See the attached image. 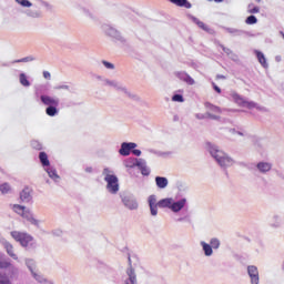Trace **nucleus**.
<instances>
[{"instance_id": "49530a36", "label": "nucleus", "mask_w": 284, "mask_h": 284, "mask_svg": "<svg viewBox=\"0 0 284 284\" xmlns=\"http://www.w3.org/2000/svg\"><path fill=\"white\" fill-rule=\"evenodd\" d=\"M31 145H32V148L34 149V150H41V144H40V142L39 141H37V140H33L32 142H31Z\"/></svg>"}, {"instance_id": "37998d69", "label": "nucleus", "mask_w": 284, "mask_h": 284, "mask_svg": "<svg viewBox=\"0 0 284 284\" xmlns=\"http://www.w3.org/2000/svg\"><path fill=\"white\" fill-rule=\"evenodd\" d=\"M146 152H148L149 154H154L155 156H164V155H165V153H163V152H161V151H156V150H154V149H146Z\"/></svg>"}, {"instance_id": "58836bf2", "label": "nucleus", "mask_w": 284, "mask_h": 284, "mask_svg": "<svg viewBox=\"0 0 284 284\" xmlns=\"http://www.w3.org/2000/svg\"><path fill=\"white\" fill-rule=\"evenodd\" d=\"M30 61H34V57L29 55V57L13 61V63H30Z\"/></svg>"}, {"instance_id": "13d9d810", "label": "nucleus", "mask_w": 284, "mask_h": 284, "mask_svg": "<svg viewBox=\"0 0 284 284\" xmlns=\"http://www.w3.org/2000/svg\"><path fill=\"white\" fill-rule=\"evenodd\" d=\"M97 79H98L99 81H102V83H103V81L105 80V79H103L101 75H98Z\"/></svg>"}, {"instance_id": "7ed1b4c3", "label": "nucleus", "mask_w": 284, "mask_h": 284, "mask_svg": "<svg viewBox=\"0 0 284 284\" xmlns=\"http://www.w3.org/2000/svg\"><path fill=\"white\" fill-rule=\"evenodd\" d=\"M10 209L16 212V214H19V216H22V219H26V221H28V223L34 227H41V220L37 219L34 213L26 209V206L19 204H10Z\"/></svg>"}, {"instance_id": "dca6fc26", "label": "nucleus", "mask_w": 284, "mask_h": 284, "mask_svg": "<svg viewBox=\"0 0 284 284\" xmlns=\"http://www.w3.org/2000/svg\"><path fill=\"white\" fill-rule=\"evenodd\" d=\"M256 170L260 174H267L268 172H272V163L265 161L257 162Z\"/></svg>"}, {"instance_id": "bb28decb", "label": "nucleus", "mask_w": 284, "mask_h": 284, "mask_svg": "<svg viewBox=\"0 0 284 284\" xmlns=\"http://www.w3.org/2000/svg\"><path fill=\"white\" fill-rule=\"evenodd\" d=\"M272 227H274L275 230L281 227L283 225V217H281V215L278 214H274L272 216V220H271V224H270Z\"/></svg>"}, {"instance_id": "4c0bfd02", "label": "nucleus", "mask_w": 284, "mask_h": 284, "mask_svg": "<svg viewBox=\"0 0 284 284\" xmlns=\"http://www.w3.org/2000/svg\"><path fill=\"white\" fill-rule=\"evenodd\" d=\"M16 3L22 8H32V2H30V0H16Z\"/></svg>"}, {"instance_id": "5701e85b", "label": "nucleus", "mask_w": 284, "mask_h": 284, "mask_svg": "<svg viewBox=\"0 0 284 284\" xmlns=\"http://www.w3.org/2000/svg\"><path fill=\"white\" fill-rule=\"evenodd\" d=\"M155 185H156V187H159V190H165V187H168V185H170V181L168 180V178L156 176Z\"/></svg>"}, {"instance_id": "f704fd0d", "label": "nucleus", "mask_w": 284, "mask_h": 284, "mask_svg": "<svg viewBox=\"0 0 284 284\" xmlns=\"http://www.w3.org/2000/svg\"><path fill=\"white\" fill-rule=\"evenodd\" d=\"M209 244L211 245V248L219 250V247H221V240H219V237H212Z\"/></svg>"}, {"instance_id": "4d7b16f0", "label": "nucleus", "mask_w": 284, "mask_h": 284, "mask_svg": "<svg viewBox=\"0 0 284 284\" xmlns=\"http://www.w3.org/2000/svg\"><path fill=\"white\" fill-rule=\"evenodd\" d=\"M209 1H214L215 3H223L225 0H209Z\"/></svg>"}, {"instance_id": "c03bdc74", "label": "nucleus", "mask_w": 284, "mask_h": 284, "mask_svg": "<svg viewBox=\"0 0 284 284\" xmlns=\"http://www.w3.org/2000/svg\"><path fill=\"white\" fill-rule=\"evenodd\" d=\"M8 267H12V263L9 261H0V270H8Z\"/></svg>"}, {"instance_id": "de8ad7c7", "label": "nucleus", "mask_w": 284, "mask_h": 284, "mask_svg": "<svg viewBox=\"0 0 284 284\" xmlns=\"http://www.w3.org/2000/svg\"><path fill=\"white\" fill-rule=\"evenodd\" d=\"M40 6H41L42 8H45L47 10H52V4H50L49 2L41 1V2H40Z\"/></svg>"}, {"instance_id": "5fc2aeb1", "label": "nucleus", "mask_w": 284, "mask_h": 284, "mask_svg": "<svg viewBox=\"0 0 284 284\" xmlns=\"http://www.w3.org/2000/svg\"><path fill=\"white\" fill-rule=\"evenodd\" d=\"M84 172H87L88 174H92V172H93L92 166H87V168L84 169Z\"/></svg>"}, {"instance_id": "1a4fd4ad", "label": "nucleus", "mask_w": 284, "mask_h": 284, "mask_svg": "<svg viewBox=\"0 0 284 284\" xmlns=\"http://www.w3.org/2000/svg\"><path fill=\"white\" fill-rule=\"evenodd\" d=\"M123 284H139V280L136 278V271L134 267H132V264H130L125 271L123 276Z\"/></svg>"}, {"instance_id": "0eeeda50", "label": "nucleus", "mask_w": 284, "mask_h": 284, "mask_svg": "<svg viewBox=\"0 0 284 284\" xmlns=\"http://www.w3.org/2000/svg\"><path fill=\"white\" fill-rule=\"evenodd\" d=\"M231 98L241 108H248V110H252L253 108H256L257 110H263V108H260L258 104H256L255 102L245 100V98L239 95V93H236V92H232Z\"/></svg>"}, {"instance_id": "6e6552de", "label": "nucleus", "mask_w": 284, "mask_h": 284, "mask_svg": "<svg viewBox=\"0 0 284 284\" xmlns=\"http://www.w3.org/2000/svg\"><path fill=\"white\" fill-rule=\"evenodd\" d=\"M102 30L104 34L111 37V39L119 41L120 43H123L125 41V39H123V36H121V33L110 24H103Z\"/></svg>"}, {"instance_id": "6e6d98bb", "label": "nucleus", "mask_w": 284, "mask_h": 284, "mask_svg": "<svg viewBox=\"0 0 284 284\" xmlns=\"http://www.w3.org/2000/svg\"><path fill=\"white\" fill-rule=\"evenodd\" d=\"M213 88L215 90V92H217L219 94H221V88H219L216 84L213 83Z\"/></svg>"}, {"instance_id": "a18cd8bd", "label": "nucleus", "mask_w": 284, "mask_h": 284, "mask_svg": "<svg viewBox=\"0 0 284 284\" xmlns=\"http://www.w3.org/2000/svg\"><path fill=\"white\" fill-rule=\"evenodd\" d=\"M102 65H104L106 70H114V64L109 61L103 60Z\"/></svg>"}, {"instance_id": "f8f14e48", "label": "nucleus", "mask_w": 284, "mask_h": 284, "mask_svg": "<svg viewBox=\"0 0 284 284\" xmlns=\"http://www.w3.org/2000/svg\"><path fill=\"white\" fill-rule=\"evenodd\" d=\"M136 148H138V144L134 142H123L119 150V154L121 156H130V153L132 152V150Z\"/></svg>"}, {"instance_id": "bf43d9fd", "label": "nucleus", "mask_w": 284, "mask_h": 284, "mask_svg": "<svg viewBox=\"0 0 284 284\" xmlns=\"http://www.w3.org/2000/svg\"><path fill=\"white\" fill-rule=\"evenodd\" d=\"M237 134H240V136H245V132L239 131Z\"/></svg>"}, {"instance_id": "72a5a7b5", "label": "nucleus", "mask_w": 284, "mask_h": 284, "mask_svg": "<svg viewBox=\"0 0 284 284\" xmlns=\"http://www.w3.org/2000/svg\"><path fill=\"white\" fill-rule=\"evenodd\" d=\"M19 81L24 88H30V81L28 80V75H26V73H20Z\"/></svg>"}, {"instance_id": "79ce46f5", "label": "nucleus", "mask_w": 284, "mask_h": 284, "mask_svg": "<svg viewBox=\"0 0 284 284\" xmlns=\"http://www.w3.org/2000/svg\"><path fill=\"white\" fill-rule=\"evenodd\" d=\"M172 101L175 103H184L185 99L181 94H174L172 97Z\"/></svg>"}, {"instance_id": "c9c22d12", "label": "nucleus", "mask_w": 284, "mask_h": 284, "mask_svg": "<svg viewBox=\"0 0 284 284\" xmlns=\"http://www.w3.org/2000/svg\"><path fill=\"white\" fill-rule=\"evenodd\" d=\"M226 32H229V34H234L235 37H241V34H245V31L234 28H226Z\"/></svg>"}, {"instance_id": "473e14b6", "label": "nucleus", "mask_w": 284, "mask_h": 284, "mask_svg": "<svg viewBox=\"0 0 284 284\" xmlns=\"http://www.w3.org/2000/svg\"><path fill=\"white\" fill-rule=\"evenodd\" d=\"M59 105H53V106H48L45 109V114H48V116H57V114H59Z\"/></svg>"}, {"instance_id": "ddd939ff", "label": "nucleus", "mask_w": 284, "mask_h": 284, "mask_svg": "<svg viewBox=\"0 0 284 284\" xmlns=\"http://www.w3.org/2000/svg\"><path fill=\"white\" fill-rule=\"evenodd\" d=\"M30 275H31V277L33 278V281L36 283H39V284H54V283H52V281L48 280V277L43 276V274H41L39 268L37 271H33L32 273H30Z\"/></svg>"}, {"instance_id": "a19ab883", "label": "nucleus", "mask_w": 284, "mask_h": 284, "mask_svg": "<svg viewBox=\"0 0 284 284\" xmlns=\"http://www.w3.org/2000/svg\"><path fill=\"white\" fill-rule=\"evenodd\" d=\"M247 10L250 14H258L261 12V9L258 7H254V4H248Z\"/></svg>"}, {"instance_id": "603ef678", "label": "nucleus", "mask_w": 284, "mask_h": 284, "mask_svg": "<svg viewBox=\"0 0 284 284\" xmlns=\"http://www.w3.org/2000/svg\"><path fill=\"white\" fill-rule=\"evenodd\" d=\"M131 152L134 154V156H141V150L139 149H132Z\"/></svg>"}, {"instance_id": "cd10ccee", "label": "nucleus", "mask_w": 284, "mask_h": 284, "mask_svg": "<svg viewBox=\"0 0 284 284\" xmlns=\"http://www.w3.org/2000/svg\"><path fill=\"white\" fill-rule=\"evenodd\" d=\"M24 265L29 270L30 274H32V272H37L39 270L37 267V261H34L32 258H26L24 260Z\"/></svg>"}, {"instance_id": "39448f33", "label": "nucleus", "mask_w": 284, "mask_h": 284, "mask_svg": "<svg viewBox=\"0 0 284 284\" xmlns=\"http://www.w3.org/2000/svg\"><path fill=\"white\" fill-rule=\"evenodd\" d=\"M104 181L106 183V190L110 194H118L119 192V178L114 174V171L110 168L103 169L102 172Z\"/></svg>"}, {"instance_id": "680f3d73", "label": "nucleus", "mask_w": 284, "mask_h": 284, "mask_svg": "<svg viewBox=\"0 0 284 284\" xmlns=\"http://www.w3.org/2000/svg\"><path fill=\"white\" fill-rule=\"evenodd\" d=\"M185 220V217H179L178 221L181 223Z\"/></svg>"}, {"instance_id": "20e7f679", "label": "nucleus", "mask_w": 284, "mask_h": 284, "mask_svg": "<svg viewBox=\"0 0 284 284\" xmlns=\"http://www.w3.org/2000/svg\"><path fill=\"white\" fill-rule=\"evenodd\" d=\"M10 234L17 243H20L21 247L26 250H34L37 247V241L29 233L12 231Z\"/></svg>"}, {"instance_id": "aec40b11", "label": "nucleus", "mask_w": 284, "mask_h": 284, "mask_svg": "<svg viewBox=\"0 0 284 284\" xmlns=\"http://www.w3.org/2000/svg\"><path fill=\"white\" fill-rule=\"evenodd\" d=\"M200 245L202 247L204 256H206L207 258H210V256H214V248L207 242L201 241Z\"/></svg>"}, {"instance_id": "393cba45", "label": "nucleus", "mask_w": 284, "mask_h": 284, "mask_svg": "<svg viewBox=\"0 0 284 284\" xmlns=\"http://www.w3.org/2000/svg\"><path fill=\"white\" fill-rule=\"evenodd\" d=\"M204 108L206 109V112H210V114H221V112H223V110H221V108H219L210 102H205Z\"/></svg>"}, {"instance_id": "052dcab7", "label": "nucleus", "mask_w": 284, "mask_h": 284, "mask_svg": "<svg viewBox=\"0 0 284 284\" xmlns=\"http://www.w3.org/2000/svg\"><path fill=\"white\" fill-rule=\"evenodd\" d=\"M275 61L280 62L281 61V57L280 55L275 57Z\"/></svg>"}, {"instance_id": "c85d7f7f", "label": "nucleus", "mask_w": 284, "mask_h": 284, "mask_svg": "<svg viewBox=\"0 0 284 284\" xmlns=\"http://www.w3.org/2000/svg\"><path fill=\"white\" fill-rule=\"evenodd\" d=\"M170 3H173V6H178L179 8H186L190 10L192 8V3L187 0H169Z\"/></svg>"}, {"instance_id": "9b49d317", "label": "nucleus", "mask_w": 284, "mask_h": 284, "mask_svg": "<svg viewBox=\"0 0 284 284\" xmlns=\"http://www.w3.org/2000/svg\"><path fill=\"white\" fill-rule=\"evenodd\" d=\"M122 203L126 210H139V201L133 195H126L122 197Z\"/></svg>"}, {"instance_id": "7c9ffc66", "label": "nucleus", "mask_w": 284, "mask_h": 284, "mask_svg": "<svg viewBox=\"0 0 284 284\" xmlns=\"http://www.w3.org/2000/svg\"><path fill=\"white\" fill-rule=\"evenodd\" d=\"M255 54H256V58L258 60V63H261V65L263 68H268L267 59H265V54H263V52H261L258 50H255Z\"/></svg>"}, {"instance_id": "4468645a", "label": "nucleus", "mask_w": 284, "mask_h": 284, "mask_svg": "<svg viewBox=\"0 0 284 284\" xmlns=\"http://www.w3.org/2000/svg\"><path fill=\"white\" fill-rule=\"evenodd\" d=\"M174 77L180 79V81H184V83H187V85H194L195 83L194 79L190 77V74H187L185 71H175Z\"/></svg>"}, {"instance_id": "f03ea898", "label": "nucleus", "mask_w": 284, "mask_h": 284, "mask_svg": "<svg viewBox=\"0 0 284 284\" xmlns=\"http://www.w3.org/2000/svg\"><path fill=\"white\" fill-rule=\"evenodd\" d=\"M206 150L212 156V159H214L215 163L220 165V168L227 170V168H232L233 165H236V160H233L232 156H230L223 150L219 149L216 144H213L212 142H207Z\"/></svg>"}, {"instance_id": "423d86ee", "label": "nucleus", "mask_w": 284, "mask_h": 284, "mask_svg": "<svg viewBox=\"0 0 284 284\" xmlns=\"http://www.w3.org/2000/svg\"><path fill=\"white\" fill-rule=\"evenodd\" d=\"M103 85H108L109 88H113V90H116V92H122V94H125V97H129V99H132L133 101H141V98L139 95L132 93V91L128 90V87H125L122 82L116 80H110L104 79Z\"/></svg>"}, {"instance_id": "09e8293b", "label": "nucleus", "mask_w": 284, "mask_h": 284, "mask_svg": "<svg viewBox=\"0 0 284 284\" xmlns=\"http://www.w3.org/2000/svg\"><path fill=\"white\" fill-rule=\"evenodd\" d=\"M54 90H70V87L62 84V85L54 87Z\"/></svg>"}, {"instance_id": "6ab92c4d", "label": "nucleus", "mask_w": 284, "mask_h": 284, "mask_svg": "<svg viewBox=\"0 0 284 284\" xmlns=\"http://www.w3.org/2000/svg\"><path fill=\"white\" fill-rule=\"evenodd\" d=\"M20 200L23 203H30V201H32V189L30 187H24L21 192H20Z\"/></svg>"}, {"instance_id": "e433bc0d", "label": "nucleus", "mask_w": 284, "mask_h": 284, "mask_svg": "<svg viewBox=\"0 0 284 284\" xmlns=\"http://www.w3.org/2000/svg\"><path fill=\"white\" fill-rule=\"evenodd\" d=\"M11 191H12V186H10L8 183H3L0 185V192L2 194H10Z\"/></svg>"}, {"instance_id": "c756f323", "label": "nucleus", "mask_w": 284, "mask_h": 284, "mask_svg": "<svg viewBox=\"0 0 284 284\" xmlns=\"http://www.w3.org/2000/svg\"><path fill=\"white\" fill-rule=\"evenodd\" d=\"M39 160L43 169L50 166V160L48 159V153L40 152L39 153Z\"/></svg>"}, {"instance_id": "8fccbe9b", "label": "nucleus", "mask_w": 284, "mask_h": 284, "mask_svg": "<svg viewBox=\"0 0 284 284\" xmlns=\"http://www.w3.org/2000/svg\"><path fill=\"white\" fill-rule=\"evenodd\" d=\"M221 48H222L223 52H225V54H227V57H230V54H232V52H233L231 49H227L224 45H221Z\"/></svg>"}, {"instance_id": "ea45409f", "label": "nucleus", "mask_w": 284, "mask_h": 284, "mask_svg": "<svg viewBox=\"0 0 284 284\" xmlns=\"http://www.w3.org/2000/svg\"><path fill=\"white\" fill-rule=\"evenodd\" d=\"M245 23L247 26H254V23H258V19L255 16H250L246 18Z\"/></svg>"}, {"instance_id": "e2e57ef3", "label": "nucleus", "mask_w": 284, "mask_h": 284, "mask_svg": "<svg viewBox=\"0 0 284 284\" xmlns=\"http://www.w3.org/2000/svg\"><path fill=\"white\" fill-rule=\"evenodd\" d=\"M219 79H225V77L224 75H219Z\"/></svg>"}, {"instance_id": "f257e3e1", "label": "nucleus", "mask_w": 284, "mask_h": 284, "mask_svg": "<svg viewBox=\"0 0 284 284\" xmlns=\"http://www.w3.org/2000/svg\"><path fill=\"white\" fill-rule=\"evenodd\" d=\"M148 204L151 216L159 215V207L169 210L172 214H181V212H185L189 207L187 197L179 195L174 197H164L160 201L156 200V195H150L148 197Z\"/></svg>"}, {"instance_id": "b1692460", "label": "nucleus", "mask_w": 284, "mask_h": 284, "mask_svg": "<svg viewBox=\"0 0 284 284\" xmlns=\"http://www.w3.org/2000/svg\"><path fill=\"white\" fill-rule=\"evenodd\" d=\"M139 161H141V159H136V158H128L123 161V165L124 168H139Z\"/></svg>"}, {"instance_id": "4be33fe9", "label": "nucleus", "mask_w": 284, "mask_h": 284, "mask_svg": "<svg viewBox=\"0 0 284 284\" xmlns=\"http://www.w3.org/2000/svg\"><path fill=\"white\" fill-rule=\"evenodd\" d=\"M138 168L143 176H150V169L148 162L144 159H140Z\"/></svg>"}, {"instance_id": "864d4df0", "label": "nucleus", "mask_w": 284, "mask_h": 284, "mask_svg": "<svg viewBox=\"0 0 284 284\" xmlns=\"http://www.w3.org/2000/svg\"><path fill=\"white\" fill-rule=\"evenodd\" d=\"M229 57L232 59V61H239V55L234 53V51Z\"/></svg>"}, {"instance_id": "412c9836", "label": "nucleus", "mask_w": 284, "mask_h": 284, "mask_svg": "<svg viewBox=\"0 0 284 284\" xmlns=\"http://www.w3.org/2000/svg\"><path fill=\"white\" fill-rule=\"evenodd\" d=\"M24 14L29 17V19H41L43 17V12L39 9H27Z\"/></svg>"}, {"instance_id": "a878e982", "label": "nucleus", "mask_w": 284, "mask_h": 284, "mask_svg": "<svg viewBox=\"0 0 284 284\" xmlns=\"http://www.w3.org/2000/svg\"><path fill=\"white\" fill-rule=\"evenodd\" d=\"M195 119H199V121H203V119H212L213 121H219V119H221V116H219L216 114H212L210 112H206L205 114L196 113Z\"/></svg>"}, {"instance_id": "9d476101", "label": "nucleus", "mask_w": 284, "mask_h": 284, "mask_svg": "<svg viewBox=\"0 0 284 284\" xmlns=\"http://www.w3.org/2000/svg\"><path fill=\"white\" fill-rule=\"evenodd\" d=\"M246 272L251 284H261V275L258 274V267L256 265H248Z\"/></svg>"}, {"instance_id": "2eb2a0df", "label": "nucleus", "mask_w": 284, "mask_h": 284, "mask_svg": "<svg viewBox=\"0 0 284 284\" xmlns=\"http://www.w3.org/2000/svg\"><path fill=\"white\" fill-rule=\"evenodd\" d=\"M40 100H41V103H43V105H47V108L59 105V103H60L59 98H54V97L47 95V94H42L40 97Z\"/></svg>"}, {"instance_id": "2f4dec72", "label": "nucleus", "mask_w": 284, "mask_h": 284, "mask_svg": "<svg viewBox=\"0 0 284 284\" xmlns=\"http://www.w3.org/2000/svg\"><path fill=\"white\" fill-rule=\"evenodd\" d=\"M191 21L195 23V26L200 27L201 30H204V32H207L210 28L203 23V21L199 20V18L191 16Z\"/></svg>"}, {"instance_id": "f3484780", "label": "nucleus", "mask_w": 284, "mask_h": 284, "mask_svg": "<svg viewBox=\"0 0 284 284\" xmlns=\"http://www.w3.org/2000/svg\"><path fill=\"white\" fill-rule=\"evenodd\" d=\"M43 170L44 172H47L49 179L54 181V183H59V181L61 180V176H59V173H57V169H54V166L49 165V166H45Z\"/></svg>"}, {"instance_id": "a211bd4d", "label": "nucleus", "mask_w": 284, "mask_h": 284, "mask_svg": "<svg viewBox=\"0 0 284 284\" xmlns=\"http://www.w3.org/2000/svg\"><path fill=\"white\" fill-rule=\"evenodd\" d=\"M2 245L7 252V254L13 258V261H19V255H17V253H14V246L8 242V241H3Z\"/></svg>"}, {"instance_id": "3c124183", "label": "nucleus", "mask_w": 284, "mask_h": 284, "mask_svg": "<svg viewBox=\"0 0 284 284\" xmlns=\"http://www.w3.org/2000/svg\"><path fill=\"white\" fill-rule=\"evenodd\" d=\"M43 77L44 79H47L48 81H50L52 79V75L50 74L49 71H43Z\"/></svg>"}]
</instances>
